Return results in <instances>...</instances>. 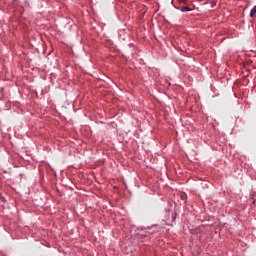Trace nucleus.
I'll use <instances>...</instances> for the list:
<instances>
[{
    "label": "nucleus",
    "mask_w": 256,
    "mask_h": 256,
    "mask_svg": "<svg viewBox=\"0 0 256 256\" xmlns=\"http://www.w3.org/2000/svg\"><path fill=\"white\" fill-rule=\"evenodd\" d=\"M255 13H256V5L251 9V11H250V17H251V18L255 17Z\"/></svg>",
    "instance_id": "f257e3e1"
},
{
    "label": "nucleus",
    "mask_w": 256,
    "mask_h": 256,
    "mask_svg": "<svg viewBox=\"0 0 256 256\" xmlns=\"http://www.w3.org/2000/svg\"><path fill=\"white\" fill-rule=\"evenodd\" d=\"M181 11H182L183 13H187V12L191 11V8H189L188 6H185V7H182V8H181Z\"/></svg>",
    "instance_id": "f03ea898"
},
{
    "label": "nucleus",
    "mask_w": 256,
    "mask_h": 256,
    "mask_svg": "<svg viewBox=\"0 0 256 256\" xmlns=\"http://www.w3.org/2000/svg\"><path fill=\"white\" fill-rule=\"evenodd\" d=\"M179 3H184V5H187V0H178Z\"/></svg>",
    "instance_id": "7ed1b4c3"
}]
</instances>
